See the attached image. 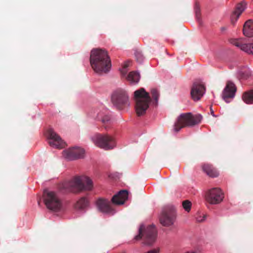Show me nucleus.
I'll use <instances>...</instances> for the list:
<instances>
[{
	"instance_id": "nucleus-1",
	"label": "nucleus",
	"mask_w": 253,
	"mask_h": 253,
	"mask_svg": "<svg viewBox=\"0 0 253 253\" xmlns=\"http://www.w3.org/2000/svg\"><path fill=\"white\" fill-rule=\"evenodd\" d=\"M90 63L93 70L99 75L107 73L111 67V60L107 51L101 49L91 50Z\"/></svg>"
},
{
	"instance_id": "nucleus-2",
	"label": "nucleus",
	"mask_w": 253,
	"mask_h": 253,
	"mask_svg": "<svg viewBox=\"0 0 253 253\" xmlns=\"http://www.w3.org/2000/svg\"><path fill=\"white\" fill-rule=\"evenodd\" d=\"M93 188L92 180L84 176H76L71 180L63 182L61 189L65 192H79L83 190L90 191Z\"/></svg>"
},
{
	"instance_id": "nucleus-3",
	"label": "nucleus",
	"mask_w": 253,
	"mask_h": 253,
	"mask_svg": "<svg viewBox=\"0 0 253 253\" xmlns=\"http://www.w3.org/2000/svg\"><path fill=\"white\" fill-rule=\"evenodd\" d=\"M134 99L137 115L141 116L145 114L152 100L149 93L146 92L144 88H141L134 91Z\"/></svg>"
},
{
	"instance_id": "nucleus-4",
	"label": "nucleus",
	"mask_w": 253,
	"mask_h": 253,
	"mask_svg": "<svg viewBox=\"0 0 253 253\" xmlns=\"http://www.w3.org/2000/svg\"><path fill=\"white\" fill-rule=\"evenodd\" d=\"M202 116L200 115H192L191 113L182 114L179 116L174 125L175 132L179 131L185 126H192L200 123Z\"/></svg>"
},
{
	"instance_id": "nucleus-5",
	"label": "nucleus",
	"mask_w": 253,
	"mask_h": 253,
	"mask_svg": "<svg viewBox=\"0 0 253 253\" xmlns=\"http://www.w3.org/2000/svg\"><path fill=\"white\" fill-rule=\"evenodd\" d=\"M138 232V234L134 238V240L139 241L143 238V243L148 246L153 245L155 242L157 233L154 225H151L145 227L144 225H141Z\"/></svg>"
},
{
	"instance_id": "nucleus-6",
	"label": "nucleus",
	"mask_w": 253,
	"mask_h": 253,
	"mask_svg": "<svg viewBox=\"0 0 253 253\" xmlns=\"http://www.w3.org/2000/svg\"><path fill=\"white\" fill-rule=\"evenodd\" d=\"M91 139L95 146L106 150L112 149L116 146L114 137L107 134L96 133Z\"/></svg>"
},
{
	"instance_id": "nucleus-7",
	"label": "nucleus",
	"mask_w": 253,
	"mask_h": 253,
	"mask_svg": "<svg viewBox=\"0 0 253 253\" xmlns=\"http://www.w3.org/2000/svg\"><path fill=\"white\" fill-rule=\"evenodd\" d=\"M111 101L118 109L122 110L129 105V97L127 92L121 89H117L112 94Z\"/></svg>"
},
{
	"instance_id": "nucleus-8",
	"label": "nucleus",
	"mask_w": 253,
	"mask_h": 253,
	"mask_svg": "<svg viewBox=\"0 0 253 253\" xmlns=\"http://www.w3.org/2000/svg\"><path fill=\"white\" fill-rule=\"evenodd\" d=\"M176 218V212L175 207L169 206L164 208L159 217L160 223L164 226L172 225Z\"/></svg>"
},
{
	"instance_id": "nucleus-9",
	"label": "nucleus",
	"mask_w": 253,
	"mask_h": 253,
	"mask_svg": "<svg viewBox=\"0 0 253 253\" xmlns=\"http://www.w3.org/2000/svg\"><path fill=\"white\" fill-rule=\"evenodd\" d=\"M43 197L44 204L48 209L54 211L60 210L62 203L54 192L44 191Z\"/></svg>"
},
{
	"instance_id": "nucleus-10",
	"label": "nucleus",
	"mask_w": 253,
	"mask_h": 253,
	"mask_svg": "<svg viewBox=\"0 0 253 253\" xmlns=\"http://www.w3.org/2000/svg\"><path fill=\"white\" fill-rule=\"evenodd\" d=\"M223 198V193L218 188H213L208 190L205 195L207 202L212 205L219 204Z\"/></svg>"
},
{
	"instance_id": "nucleus-11",
	"label": "nucleus",
	"mask_w": 253,
	"mask_h": 253,
	"mask_svg": "<svg viewBox=\"0 0 253 253\" xmlns=\"http://www.w3.org/2000/svg\"><path fill=\"white\" fill-rule=\"evenodd\" d=\"M46 135L49 140V144L51 146L58 149H61L65 146V142L52 128H49L47 130Z\"/></svg>"
},
{
	"instance_id": "nucleus-12",
	"label": "nucleus",
	"mask_w": 253,
	"mask_h": 253,
	"mask_svg": "<svg viewBox=\"0 0 253 253\" xmlns=\"http://www.w3.org/2000/svg\"><path fill=\"white\" fill-rule=\"evenodd\" d=\"M84 150L77 147L70 148L63 151V157L69 161L83 158L84 156Z\"/></svg>"
},
{
	"instance_id": "nucleus-13",
	"label": "nucleus",
	"mask_w": 253,
	"mask_h": 253,
	"mask_svg": "<svg viewBox=\"0 0 253 253\" xmlns=\"http://www.w3.org/2000/svg\"><path fill=\"white\" fill-rule=\"evenodd\" d=\"M206 90L204 85L199 82H194L191 89V96L194 101H198L203 96Z\"/></svg>"
},
{
	"instance_id": "nucleus-14",
	"label": "nucleus",
	"mask_w": 253,
	"mask_h": 253,
	"mask_svg": "<svg viewBox=\"0 0 253 253\" xmlns=\"http://www.w3.org/2000/svg\"><path fill=\"white\" fill-rule=\"evenodd\" d=\"M230 42L248 54H253V42L247 43L243 39H231Z\"/></svg>"
},
{
	"instance_id": "nucleus-15",
	"label": "nucleus",
	"mask_w": 253,
	"mask_h": 253,
	"mask_svg": "<svg viewBox=\"0 0 253 253\" xmlns=\"http://www.w3.org/2000/svg\"><path fill=\"white\" fill-rule=\"evenodd\" d=\"M236 87L234 84L230 81H228L222 92L223 99L226 102H229L228 99L234 98Z\"/></svg>"
},
{
	"instance_id": "nucleus-16",
	"label": "nucleus",
	"mask_w": 253,
	"mask_h": 253,
	"mask_svg": "<svg viewBox=\"0 0 253 253\" xmlns=\"http://www.w3.org/2000/svg\"><path fill=\"white\" fill-rule=\"evenodd\" d=\"M96 205L98 210L101 212L107 213H113L111 203L108 200L99 199L97 200Z\"/></svg>"
},
{
	"instance_id": "nucleus-17",
	"label": "nucleus",
	"mask_w": 253,
	"mask_h": 253,
	"mask_svg": "<svg viewBox=\"0 0 253 253\" xmlns=\"http://www.w3.org/2000/svg\"><path fill=\"white\" fill-rule=\"evenodd\" d=\"M128 192L126 190H121L117 194L114 195L112 198V202L116 205L124 204L127 199Z\"/></svg>"
},
{
	"instance_id": "nucleus-18",
	"label": "nucleus",
	"mask_w": 253,
	"mask_h": 253,
	"mask_svg": "<svg viewBox=\"0 0 253 253\" xmlns=\"http://www.w3.org/2000/svg\"><path fill=\"white\" fill-rule=\"evenodd\" d=\"M246 6L247 3L244 1H242L237 5L236 9L231 16V21L232 23L234 24V23L237 20L241 13L246 9Z\"/></svg>"
},
{
	"instance_id": "nucleus-19",
	"label": "nucleus",
	"mask_w": 253,
	"mask_h": 253,
	"mask_svg": "<svg viewBox=\"0 0 253 253\" xmlns=\"http://www.w3.org/2000/svg\"><path fill=\"white\" fill-rule=\"evenodd\" d=\"M202 168L203 171L211 177H216L218 176L219 173L218 171L216 169L211 165L204 164Z\"/></svg>"
},
{
	"instance_id": "nucleus-20",
	"label": "nucleus",
	"mask_w": 253,
	"mask_h": 253,
	"mask_svg": "<svg viewBox=\"0 0 253 253\" xmlns=\"http://www.w3.org/2000/svg\"><path fill=\"white\" fill-rule=\"evenodd\" d=\"M243 31L245 36L253 37V20H249L246 21L244 24Z\"/></svg>"
},
{
	"instance_id": "nucleus-21",
	"label": "nucleus",
	"mask_w": 253,
	"mask_h": 253,
	"mask_svg": "<svg viewBox=\"0 0 253 253\" xmlns=\"http://www.w3.org/2000/svg\"><path fill=\"white\" fill-rule=\"evenodd\" d=\"M243 100L247 104L253 103V90L244 92L242 96Z\"/></svg>"
},
{
	"instance_id": "nucleus-22",
	"label": "nucleus",
	"mask_w": 253,
	"mask_h": 253,
	"mask_svg": "<svg viewBox=\"0 0 253 253\" xmlns=\"http://www.w3.org/2000/svg\"><path fill=\"white\" fill-rule=\"evenodd\" d=\"M140 79V75L138 73L132 71L129 73L127 76V80L131 83H137Z\"/></svg>"
},
{
	"instance_id": "nucleus-23",
	"label": "nucleus",
	"mask_w": 253,
	"mask_h": 253,
	"mask_svg": "<svg viewBox=\"0 0 253 253\" xmlns=\"http://www.w3.org/2000/svg\"><path fill=\"white\" fill-rule=\"evenodd\" d=\"M88 205V201L85 198H81L76 203L75 208L77 209L82 210Z\"/></svg>"
},
{
	"instance_id": "nucleus-24",
	"label": "nucleus",
	"mask_w": 253,
	"mask_h": 253,
	"mask_svg": "<svg viewBox=\"0 0 253 253\" xmlns=\"http://www.w3.org/2000/svg\"><path fill=\"white\" fill-rule=\"evenodd\" d=\"M151 94L152 95V98L154 99V104L156 106L157 105L160 95L158 91L155 88H152L151 90Z\"/></svg>"
},
{
	"instance_id": "nucleus-25",
	"label": "nucleus",
	"mask_w": 253,
	"mask_h": 253,
	"mask_svg": "<svg viewBox=\"0 0 253 253\" xmlns=\"http://www.w3.org/2000/svg\"><path fill=\"white\" fill-rule=\"evenodd\" d=\"M194 10L195 12L196 17L197 21L200 23L201 21V9L200 5L198 2H196L194 6Z\"/></svg>"
},
{
	"instance_id": "nucleus-26",
	"label": "nucleus",
	"mask_w": 253,
	"mask_h": 253,
	"mask_svg": "<svg viewBox=\"0 0 253 253\" xmlns=\"http://www.w3.org/2000/svg\"><path fill=\"white\" fill-rule=\"evenodd\" d=\"M240 77L244 79H246L251 76V72L249 69H245L244 71L240 72Z\"/></svg>"
},
{
	"instance_id": "nucleus-27",
	"label": "nucleus",
	"mask_w": 253,
	"mask_h": 253,
	"mask_svg": "<svg viewBox=\"0 0 253 253\" xmlns=\"http://www.w3.org/2000/svg\"><path fill=\"white\" fill-rule=\"evenodd\" d=\"M182 206L186 211L189 212L191 210V203L188 200L184 201L182 202Z\"/></svg>"
},
{
	"instance_id": "nucleus-28",
	"label": "nucleus",
	"mask_w": 253,
	"mask_h": 253,
	"mask_svg": "<svg viewBox=\"0 0 253 253\" xmlns=\"http://www.w3.org/2000/svg\"><path fill=\"white\" fill-rule=\"evenodd\" d=\"M135 56L136 59L137 61V62H138L139 63H141L143 61V60L144 59V57L140 52H139V51L135 52Z\"/></svg>"
},
{
	"instance_id": "nucleus-29",
	"label": "nucleus",
	"mask_w": 253,
	"mask_h": 253,
	"mask_svg": "<svg viewBox=\"0 0 253 253\" xmlns=\"http://www.w3.org/2000/svg\"><path fill=\"white\" fill-rule=\"evenodd\" d=\"M101 121H102V123L104 125H107V124H109V123L110 122V117L108 115H106L103 117Z\"/></svg>"
},
{
	"instance_id": "nucleus-30",
	"label": "nucleus",
	"mask_w": 253,
	"mask_h": 253,
	"mask_svg": "<svg viewBox=\"0 0 253 253\" xmlns=\"http://www.w3.org/2000/svg\"><path fill=\"white\" fill-rule=\"evenodd\" d=\"M129 62H126L124 65L123 69L121 71V73L123 75H125L126 73V69L129 66Z\"/></svg>"
},
{
	"instance_id": "nucleus-31",
	"label": "nucleus",
	"mask_w": 253,
	"mask_h": 253,
	"mask_svg": "<svg viewBox=\"0 0 253 253\" xmlns=\"http://www.w3.org/2000/svg\"><path fill=\"white\" fill-rule=\"evenodd\" d=\"M226 29H227V28L226 27H222L220 28V30L221 31H225V30H226Z\"/></svg>"
},
{
	"instance_id": "nucleus-32",
	"label": "nucleus",
	"mask_w": 253,
	"mask_h": 253,
	"mask_svg": "<svg viewBox=\"0 0 253 253\" xmlns=\"http://www.w3.org/2000/svg\"><path fill=\"white\" fill-rule=\"evenodd\" d=\"M210 110H211V114L213 116H214V112H213V110H212V108H211V107H210Z\"/></svg>"
},
{
	"instance_id": "nucleus-33",
	"label": "nucleus",
	"mask_w": 253,
	"mask_h": 253,
	"mask_svg": "<svg viewBox=\"0 0 253 253\" xmlns=\"http://www.w3.org/2000/svg\"><path fill=\"white\" fill-rule=\"evenodd\" d=\"M205 219V216H204L203 217V219H201V220H199L200 221H203V220H204Z\"/></svg>"
}]
</instances>
